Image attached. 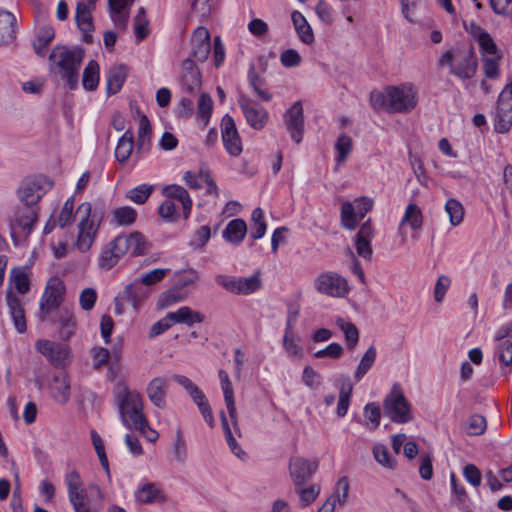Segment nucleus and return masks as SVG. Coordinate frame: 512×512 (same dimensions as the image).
I'll return each mask as SVG.
<instances>
[{
  "mask_svg": "<svg viewBox=\"0 0 512 512\" xmlns=\"http://www.w3.org/2000/svg\"><path fill=\"white\" fill-rule=\"evenodd\" d=\"M114 401L118 408L120 420L127 429L133 430L137 425L146 423L143 412V398L136 390H130L124 384H118L114 392Z\"/></svg>",
  "mask_w": 512,
  "mask_h": 512,
  "instance_id": "obj_4",
  "label": "nucleus"
},
{
  "mask_svg": "<svg viewBox=\"0 0 512 512\" xmlns=\"http://www.w3.org/2000/svg\"><path fill=\"white\" fill-rule=\"evenodd\" d=\"M502 54L483 57V72L487 78H497L499 76V62Z\"/></svg>",
  "mask_w": 512,
  "mask_h": 512,
  "instance_id": "obj_56",
  "label": "nucleus"
},
{
  "mask_svg": "<svg viewBox=\"0 0 512 512\" xmlns=\"http://www.w3.org/2000/svg\"><path fill=\"white\" fill-rule=\"evenodd\" d=\"M173 460L179 464H184L188 457L187 444L184 438L183 431L181 427H178L175 432V437L173 439Z\"/></svg>",
  "mask_w": 512,
  "mask_h": 512,
  "instance_id": "obj_41",
  "label": "nucleus"
},
{
  "mask_svg": "<svg viewBox=\"0 0 512 512\" xmlns=\"http://www.w3.org/2000/svg\"><path fill=\"white\" fill-rule=\"evenodd\" d=\"M77 214L81 215L78 224V235L75 243L80 252H87L93 245L99 225L104 217V206L102 204L92 205L89 202L80 204Z\"/></svg>",
  "mask_w": 512,
  "mask_h": 512,
  "instance_id": "obj_5",
  "label": "nucleus"
},
{
  "mask_svg": "<svg viewBox=\"0 0 512 512\" xmlns=\"http://www.w3.org/2000/svg\"><path fill=\"white\" fill-rule=\"evenodd\" d=\"M36 221L37 212L34 207L25 205L17 207L10 219L12 236L19 235L27 237L30 235Z\"/></svg>",
  "mask_w": 512,
  "mask_h": 512,
  "instance_id": "obj_10",
  "label": "nucleus"
},
{
  "mask_svg": "<svg viewBox=\"0 0 512 512\" xmlns=\"http://www.w3.org/2000/svg\"><path fill=\"white\" fill-rule=\"evenodd\" d=\"M159 494L154 484L148 483L139 488L135 494L136 499L141 503L154 502Z\"/></svg>",
  "mask_w": 512,
  "mask_h": 512,
  "instance_id": "obj_61",
  "label": "nucleus"
},
{
  "mask_svg": "<svg viewBox=\"0 0 512 512\" xmlns=\"http://www.w3.org/2000/svg\"><path fill=\"white\" fill-rule=\"evenodd\" d=\"M169 315L173 325L185 324L192 326L195 323H202L205 319V316L201 312L192 310L188 306H182L175 312H169Z\"/></svg>",
  "mask_w": 512,
  "mask_h": 512,
  "instance_id": "obj_33",
  "label": "nucleus"
},
{
  "mask_svg": "<svg viewBox=\"0 0 512 512\" xmlns=\"http://www.w3.org/2000/svg\"><path fill=\"white\" fill-rule=\"evenodd\" d=\"M149 21L146 17V11L143 7H140L137 15L134 18V32L137 41H142L149 34Z\"/></svg>",
  "mask_w": 512,
  "mask_h": 512,
  "instance_id": "obj_48",
  "label": "nucleus"
},
{
  "mask_svg": "<svg viewBox=\"0 0 512 512\" xmlns=\"http://www.w3.org/2000/svg\"><path fill=\"white\" fill-rule=\"evenodd\" d=\"M118 240L124 242V253L130 252L133 256L144 255L147 250V241L140 232H132L129 235H119Z\"/></svg>",
  "mask_w": 512,
  "mask_h": 512,
  "instance_id": "obj_30",
  "label": "nucleus"
},
{
  "mask_svg": "<svg viewBox=\"0 0 512 512\" xmlns=\"http://www.w3.org/2000/svg\"><path fill=\"white\" fill-rule=\"evenodd\" d=\"M486 419L479 414H474L468 418L467 433L469 435H481L486 430Z\"/></svg>",
  "mask_w": 512,
  "mask_h": 512,
  "instance_id": "obj_59",
  "label": "nucleus"
},
{
  "mask_svg": "<svg viewBox=\"0 0 512 512\" xmlns=\"http://www.w3.org/2000/svg\"><path fill=\"white\" fill-rule=\"evenodd\" d=\"M35 348L55 367L64 366L69 355L67 345L46 339L38 340L35 344Z\"/></svg>",
  "mask_w": 512,
  "mask_h": 512,
  "instance_id": "obj_15",
  "label": "nucleus"
},
{
  "mask_svg": "<svg viewBox=\"0 0 512 512\" xmlns=\"http://www.w3.org/2000/svg\"><path fill=\"white\" fill-rule=\"evenodd\" d=\"M134 146V138L131 131H126L118 140L115 157L120 163H124L130 157Z\"/></svg>",
  "mask_w": 512,
  "mask_h": 512,
  "instance_id": "obj_40",
  "label": "nucleus"
},
{
  "mask_svg": "<svg viewBox=\"0 0 512 512\" xmlns=\"http://www.w3.org/2000/svg\"><path fill=\"white\" fill-rule=\"evenodd\" d=\"M370 102L374 109H384L390 113H408L417 105V92L411 84L388 86L384 93H371Z\"/></svg>",
  "mask_w": 512,
  "mask_h": 512,
  "instance_id": "obj_2",
  "label": "nucleus"
},
{
  "mask_svg": "<svg viewBox=\"0 0 512 512\" xmlns=\"http://www.w3.org/2000/svg\"><path fill=\"white\" fill-rule=\"evenodd\" d=\"M247 233V225L244 220L236 218L231 220L223 231V238L232 243L240 244Z\"/></svg>",
  "mask_w": 512,
  "mask_h": 512,
  "instance_id": "obj_34",
  "label": "nucleus"
},
{
  "mask_svg": "<svg viewBox=\"0 0 512 512\" xmlns=\"http://www.w3.org/2000/svg\"><path fill=\"white\" fill-rule=\"evenodd\" d=\"M349 489L348 477H341L336 484L335 494L332 496L335 499V503L338 502L339 505H344L348 498Z\"/></svg>",
  "mask_w": 512,
  "mask_h": 512,
  "instance_id": "obj_64",
  "label": "nucleus"
},
{
  "mask_svg": "<svg viewBox=\"0 0 512 512\" xmlns=\"http://www.w3.org/2000/svg\"><path fill=\"white\" fill-rule=\"evenodd\" d=\"M376 354L377 353L374 346H370L366 350L354 373V378L356 381H360L371 369L376 360Z\"/></svg>",
  "mask_w": 512,
  "mask_h": 512,
  "instance_id": "obj_44",
  "label": "nucleus"
},
{
  "mask_svg": "<svg viewBox=\"0 0 512 512\" xmlns=\"http://www.w3.org/2000/svg\"><path fill=\"white\" fill-rule=\"evenodd\" d=\"M445 211L449 215V221L452 226H457L463 221L464 208L456 199L451 198L445 203Z\"/></svg>",
  "mask_w": 512,
  "mask_h": 512,
  "instance_id": "obj_46",
  "label": "nucleus"
},
{
  "mask_svg": "<svg viewBox=\"0 0 512 512\" xmlns=\"http://www.w3.org/2000/svg\"><path fill=\"white\" fill-rule=\"evenodd\" d=\"M423 216L420 208L415 203H410L405 210L400 226L408 224L413 230L422 227Z\"/></svg>",
  "mask_w": 512,
  "mask_h": 512,
  "instance_id": "obj_43",
  "label": "nucleus"
},
{
  "mask_svg": "<svg viewBox=\"0 0 512 512\" xmlns=\"http://www.w3.org/2000/svg\"><path fill=\"white\" fill-rule=\"evenodd\" d=\"M186 298V294L178 288L169 289L160 294L157 300V308L165 309L169 306L181 302Z\"/></svg>",
  "mask_w": 512,
  "mask_h": 512,
  "instance_id": "obj_45",
  "label": "nucleus"
},
{
  "mask_svg": "<svg viewBox=\"0 0 512 512\" xmlns=\"http://www.w3.org/2000/svg\"><path fill=\"white\" fill-rule=\"evenodd\" d=\"M282 342L283 348L286 351L289 358L294 360H300L303 357V349L295 340V335L292 329V322L290 318L287 320V325Z\"/></svg>",
  "mask_w": 512,
  "mask_h": 512,
  "instance_id": "obj_35",
  "label": "nucleus"
},
{
  "mask_svg": "<svg viewBox=\"0 0 512 512\" xmlns=\"http://www.w3.org/2000/svg\"><path fill=\"white\" fill-rule=\"evenodd\" d=\"M152 193V186L142 184L127 193V198L136 204H144Z\"/></svg>",
  "mask_w": 512,
  "mask_h": 512,
  "instance_id": "obj_58",
  "label": "nucleus"
},
{
  "mask_svg": "<svg viewBox=\"0 0 512 512\" xmlns=\"http://www.w3.org/2000/svg\"><path fill=\"white\" fill-rule=\"evenodd\" d=\"M221 388L224 394V400L226 404V408L228 410L229 416L231 420L233 421V424L235 427H237V416H236V407H235V401H234V391L232 387V383H225L221 384ZM236 431L238 432V428H236Z\"/></svg>",
  "mask_w": 512,
  "mask_h": 512,
  "instance_id": "obj_53",
  "label": "nucleus"
},
{
  "mask_svg": "<svg viewBox=\"0 0 512 512\" xmlns=\"http://www.w3.org/2000/svg\"><path fill=\"white\" fill-rule=\"evenodd\" d=\"M68 498L75 512H98L102 506L103 494L96 484H90L87 488L79 473L70 471L65 476Z\"/></svg>",
  "mask_w": 512,
  "mask_h": 512,
  "instance_id": "obj_3",
  "label": "nucleus"
},
{
  "mask_svg": "<svg viewBox=\"0 0 512 512\" xmlns=\"http://www.w3.org/2000/svg\"><path fill=\"white\" fill-rule=\"evenodd\" d=\"M248 80L250 86L253 88L259 98H261L263 101H270L272 99L271 93L264 89V79L256 74L253 68L249 71Z\"/></svg>",
  "mask_w": 512,
  "mask_h": 512,
  "instance_id": "obj_52",
  "label": "nucleus"
},
{
  "mask_svg": "<svg viewBox=\"0 0 512 512\" xmlns=\"http://www.w3.org/2000/svg\"><path fill=\"white\" fill-rule=\"evenodd\" d=\"M15 25V16L0 8V45H8L16 38Z\"/></svg>",
  "mask_w": 512,
  "mask_h": 512,
  "instance_id": "obj_31",
  "label": "nucleus"
},
{
  "mask_svg": "<svg viewBox=\"0 0 512 512\" xmlns=\"http://www.w3.org/2000/svg\"><path fill=\"white\" fill-rule=\"evenodd\" d=\"M99 83V65L95 60H91L83 71L82 85L88 91H93Z\"/></svg>",
  "mask_w": 512,
  "mask_h": 512,
  "instance_id": "obj_42",
  "label": "nucleus"
},
{
  "mask_svg": "<svg viewBox=\"0 0 512 512\" xmlns=\"http://www.w3.org/2000/svg\"><path fill=\"white\" fill-rule=\"evenodd\" d=\"M238 104L250 127L255 130L264 128L268 121V113L263 106L245 95L239 97Z\"/></svg>",
  "mask_w": 512,
  "mask_h": 512,
  "instance_id": "obj_13",
  "label": "nucleus"
},
{
  "mask_svg": "<svg viewBox=\"0 0 512 512\" xmlns=\"http://www.w3.org/2000/svg\"><path fill=\"white\" fill-rule=\"evenodd\" d=\"M191 12L200 18V21H206L212 12L210 0H194L191 5Z\"/></svg>",
  "mask_w": 512,
  "mask_h": 512,
  "instance_id": "obj_63",
  "label": "nucleus"
},
{
  "mask_svg": "<svg viewBox=\"0 0 512 512\" xmlns=\"http://www.w3.org/2000/svg\"><path fill=\"white\" fill-rule=\"evenodd\" d=\"M496 356L505 367L512 365V342L505 340L496 347Z\"/></svg>",
  "mask_w": 512,
  "mask_h": 512,
  "instance_id": "obj_60",
  "label": "nucleus"
},
{
  "mask_svg": "<svg viewBox=\"0 0 512 512\" xmlns=\"http://www.w3.org/2000/svg\"><path fill=\"white\" fill-rule=\"evenodd\" d=\"M54 30L51 27H44L39 32L36 40L33 43L34 50L39 56H43L47 46L54 38Z\"/></svg>",
  "mask_w": 512,
  "mask_h": 512,
  "instance_id": "obj_51",
  "label": "nucleus"
},
{
  "mask_svg": "<svg viewBox=\"0 0 512 512\" xmlns=\"http://www.w3.org/2000/svg\"><path fill=\"white\" fill-rule=\"evenodd\" d=\"M494 129L497 133L505 134L512 127V99L499 94L495 112H494Z\"/></svg>",
  "mask_w": 512,
  "mask_h": 512,
  "instance_id": "obj_16",
  "label": "nucleus"
},
{
  "mask_svg": "<svg viewBox=\"0 0 512 512\" xmlns=\"http://www.w3.org/2000/svg\"><path fill=\"white\" fill-rule=\"evenodd\" d=\"M94 7L95 5H91V3L83 2H79L76 7L75 20L78 28L83 33V41L86 43H92L93 41L91 32L94 29L92 19V10Z\"/></svg>",
  "mask_w": 512,
  "mask_h": 512,
  "instance_id": "obj_21",
  "label": "nucleus"
},
{
  "mask_svg": "<svg viewBox=\"0 0 512 512\" xmlns=\"http://www.w3.org/2000/svg\"><path fill=\"white\" fill-rule=\"evenodd\" d=\"M135 0H108L109 15L115 26L126 30L131 6Z\"/></svg>",
  "mask_w": 512,
  "mask_h": 512,
  "instance_id": "obj_23",
  "label": "nucleus"
},
{
  "mask_svg": "<svg viewBox=\"0 0 512 512\" xmlns=\"http://www.w3.org/2000/svg\"><path fill=\"white\" fill-rule=\"evenodd\" d=\"M50 393L53 400L61 405H65L70 399V381L68 375L61 371L54 375L50 384Z\"/></svg>",
  "mask_w": 512,
  "mask_h": 512,
  "instance_id": "obj_28",
  "label": "nucleus"
},
{
  "mask_svg": "<svg viewBox=\"0 0 512 512\" xmlns=\"http://www.w3.org/2000/svg\"><path fill=\"white\" fill-rule=\"evenodd\" d=\"M85 51L79 46H55L50 53V70L53 74L66 82L74 90L79 83V69L83 62Z\"/></svg>",
  "mask_w": 512,
  "mask_h": 512,
  "instance_id": "obj_1",
  "label": "nucleus"
},
{
  "mask_svg": "<svg viewBox=\"0 0 512 512\" xmlns=\"http://www.w3.org/2000/svg\"><path fill=\"white\" fill-rule=\"evenodd\" d=\"M284 121L292 140L299 144L304 132V112L300 101L295 102L285 112Z\"/></svg>",
  "mask_w": 512,
  "mask_h": 512,
  "instance_id": "obj_17",
  "label": "nucleus"
},
{
  "mask_svg": "<svg viewBox=\"0 0 512 512\" xmlns=\"http://www.w3.org/2000/svg\"><path fill=\"white\" fill-rule=\"evenodd\" d=\"M385 415L394 423H408L412 420L411 405L396 385L383 402Z\"/></svg>",
  "mask_w": 512,
  "mask_h": 512,
  "instance_id": "obj_7",
  "label": "nucleus"
},
{
  "mask_svg": "<svg viewBox=\"0 0 512 512\" xmlns=\"http://www.w3.org/2000/svg\"><path fill=\"white\" fill-rule=\"evenodd\" d=\"M52 186V181L43 175L26 179L18 189V197L23 205L33 207Z\"/></svg>",
  "mask_w": 512,
  "mask_h": 512,
  "instance_id": "obj_9",
  "label": "nucleus"
},
{
  "mask_svg": "<svg viewBox=\"0 0 512 512\" xmlns=\"http://www.w3.org/2000/svg\"><path fill=\"white\" fill-rule=\"evenodd\" d=\"M294 28L304 44H312L314 42V34L311 26L306 18L299 11H294L291 15Z\"/></svg>",
  "mask_w": 512,
  "mask_h": 512,
  "instance_id": "obj_37",
  "label": "nucleus"
},
{
  "mask_svg": "<svg viewBox=\"0 0 512 512\" xmlns=\"http://www.w3.org/2000/svg\"><path fill=\"white\" fill-rule=\"evenodd\" d=\"M164 193L167 196V199L172 201L178 200L181 203L184 218L187 219L191 211L192 200L186 189L179 185H170L165 187Z\"/></svg>",
  "mask_w": 512,
  "mask_h": 512,
  "instance_id": "obj_36",
  "label": "nucleus"
},
{
  "mask_svg": "<svg viewBox=\"0 0 512 512\" xmlns=\"http://www.w3.org/2000/svg\"><path fill=\"white\" fill-rule=\"evenodd\" d=\"M439 67L448 66L449 72L461 80L474 77L477 71V58L472 47H455L447 50L438 60Z\"/></svg>",
  "mask_w": 512,
  "mask_h": 512,
  "instance_id": "obj_6",
  "label": "nucleus"
},
{
  "mask_svg": "<svg viewBox=\"0 0 512 512\" xmlns=\"http://www.w3.org/2000/svg\"><path fill=\"white\" fill-rule=\"evenodd\" d=\"M335 324L343 332L347 348L349 350H354L359 341V331L355 324L346 321L342 317H337L335 319Z\"/></svg>",
  "mask_w": 512,
  "mask_h": 512,
  "instance_id": "obj_38",
  "label": "nucleus"
},
{
  "mask_svg": "<svg viewBox=\"0 0 512 512\" xmlns=\"http://www.w3.org/2000/svg\"><path fill=\"white\" fill-rule=\"evenodd\" d=\"M198 116L206 125L212 113L213 101L209 94L202 93L198 101Z\"/></svg>",
  "mask_w": 512,
  "mask_h": 512,
  "instance_id": "obj_57",
  "label": "nucleus"
},
{
  "mask_svg": "<svg viewBox=\"0 0 512 512\" xmlns=\"http://www.w3.org/2000/svg\"><path fill=\"white\" fill-rule=\"evenodd\" d=\"M374 236V229L370 219L362 224L355 238V247L357 254L367 260L372 257L371 239Z\"/></svg>",
  "mask_w": 512,
  "mask_h": 512,
  "instance_id": "obj_27",
  "label": "nucleus"
},
{
  "mask_svg": "<svg viewBox=\"0 0 512 512\" xmlns=\"http://www.w3.org/2000/svg\"><path fill=\"white\" fill-rule=\"evenodd\" d=\"M6 301L16 330L19 333H24L27 329V325L23 304L20 298L14 295L11 290H8L6 293Z\"/></svg>",
  "mask_w": 512,
  "mask_h": 512,
  "instance_id": "obj_29",
  "label": "nucleus"
},
{
  "mask_svg": "<svg viewBox=\"0 0 512 512\" xmlns=\"http://www.w3.org/2000/svg\"><path fill=\"white\" fill-rule=\"evenodd\" d=\"M64 296V288L57 279L50 281L42 295L40 301L41 320H44V316L49 314L51 311L57 309Z\"/></svg>",
  "mask_w": 512,
  "mask_h": 512,
  "instance_id": "obj_19",
  "label": "nucleus"
},
{
  "mask_svg": "<svg viewBox=\"0 0 512 512\" xmlns=\"http://www.w3.org/2000/svg\"><path fill=\"white\" fill-rule=\"evenodd\" d=\"M182 90L187 94L196 93L201 87V74L194 61L190 58L182 62L180 78Z\"/></svg>",
  "mask_w": 512,
  "mask_h": 512,
  "instance_id": "obj_20",
  "label": "nucleus"
},
{
  "mask_svg": "<svg viewBox=\"0 0 512 512\" xmlns=\"http://www.w3.org/2000/svg\"><path fill=\"white\" fill-rule=\"evenodd\" d=\"M211 238V229L208 225L201 226L193 234L189 245L192 249H202Z\"/></svg>",
  "mask_w": 512,
  "mask_h": 512,
  "instance_id": "obj_54",
  "label": "nucleus"
},
{
  "mask_svg": "<svg viewBox=\"0 0 512 512\" xmlns=\"http://www.w3.org/2000/svg\"><path fill=\"white\" fill-rule=\"evenodd\" d=\"M341 223L343 227L349 230L355 229L358 223V215L354 205L348 201L344 202L341 207Z\"/></svg>",
  "mask_w": 512,
  "mask_h": 512,
  "instance_id": "obj_49",
  "label": "nucleus"
},
{
  "mask_svg": "<svg viewBox=\"0 0 512 512\" xmlns=\"http://www.w3.org/2000/svg\"><path fill=\"white\" fill-rule=\"evenodd\" d=\"M220 128L226 152L232 157L239 156L242 153L243 145L234 119L226 114L221 120Z\"/></svg>",
  "mask_w": 512,
  "mask_h": 512,
  "instance_id": "obj_11",
  "label": "nucleus"
},
{
  "mask_svg": "<svg viewBox=\"0 0 512 512\" xmlns=\"http://www.w3.org/2000/svg\"><path fill=\"white\" fill-rule=\"evenodd\" d=\"M137 211L130 206H122L113 210L111 223L117 226H131L136 222Z\"/></svg>",
  "mask_w": 512,
  "mask_h": 512,
  "instance_id": "obj_39",
  "label": "nucleus"
},
{
  "mask_svg": "<svg viewBox=\"0 0 512 512\" xmlns=\"http://www.w3.org/2000/svg\"><path fill=\"white\" fill-rule=\"evenodd\" d=\"M316 289L332 297H343L348 292L346 280L336 273H323L315 280Z\"/></svg>",
  "mask_w": 512,
  "mask_h": 512,
  "instance_id": "obj_14",
  "label": "nucleus"
},
{
  "mask_svg": "<svg viewBox=\"0 0 512 512\" xmlns=\"http://www.w3.org/2000/svg\"><path fill=\"white\" fill-rule=\"evenodd\" d=\"M169 379L163 376L153 378L147 385L146 393L150 402L157 408L166 407Z\"/></svg>",
  "mask_w": 512,
  "mask_h": 512,
  "instance_id": "obj_25",
  "label": "nucleus"
},
{
  "mask_svg": "<svg viewBox=\"0 0 512 512\" xmlns=\"http://www.w3.org/2000/svg\"><path fill=\"white\" fill-rule=\"evenodd\" d=\"M191 55L200 62H204L210 53L211 42L209 31L205 27H198L191 40Z\"/></svg>",
  "mask_w": 512,
  "mask_h": 512,
  "instance_id": "obj_24",
  "label": "nucleus"
},
{
  "mask_svg": "<svg viewBox=\"0 0 512 512\" xmlns=\"http://www.w3.org/2000/svg\"><path fill=\"white\" fill-rule=\"evenodd\" d=\"M215 282L227 292L235 295H249L255 293L262 285L259 274H253L249 277L218 274L215 276Z\"/></svg>",
  "mask_w": 512,
  "mask_h": 512,
  "instance_id": "obj_8",
  "label": "nucleus"
},
{
  "mask_svg": "<svg viewBox=\"0 0 512 512\" xmlns=\"http://www.w3.org/2000/svg\"><path fill=\"white\" fill-rule=\"evenodd\" d=\"M373 457L377 463L387 469H394L396 461L391 457L387 447L383 444H375L372 449Z\"/></svg>",
  "mask_w": 512,
  "mask_h": 512,
  "instance_id": "obj_47",
  "label": "nucleus"
},
{
  "mask_svg": "<svg viewBox=\"0 0 512 512\" xmlns=\"http://www.w3.org/2000/svg\"><path fill=\"white\" fill-rule=\"evenodd\" d=\"M318 460H309L303 457H292L289 461V473L295 486L304 485L317 471Z\"/></svg>",
  "mask_w": 512,
  "mask_h": 512,
  "instance_id": "obj_12",
  "label": "nucleus"
},
{
  "mask_svg": "<svg viewBox=\"0 0 512 512\" xmlns=\"http://www.w3.org/2000/svg\"><path fill=\"white\" fill-rule=\"evenodd\" d=\"M60 322V335L63 339H69L74 333L76 322L71 312L62 310L59 317Z\"/></svg>",
  "mask_w": 512,
  "mask_h": 512,
  "instance_id": "obj_50",
  "label": "nucleus"
},
{
  "mask_svg": "<svg viewBox=\"0 0 512 512\" xmlns=\"http://www.w3.org/2000/svg\"><path fill=\"white\" fill-rule=\"evenodd\" d=\"M464 28L478 43L482 57L502 54L492 36L474 21L468 25L464 22Z\"/></svg>",
  "mask_w": 512,
  "mask_h": 512,
  "instance_id": "obj_18",
  "label": "nucleus"
},
{
  "mask_svg": "<svg viewBox=\"0 0 512 512\" xmlns=\"http://www.w3.org/2000/svg\"><path fill=\"white\" fill-rule=\"evenodd\" d=\"M124 242L115 237L101 252L99 266L101 269L109 270L114 267L125 255Z\"/></svg>",
  "mask_w": 512,
  "mask_h": 512,
  "instance_id": "obj_26",
  "label": "nucleus"
},
{
  "mask_svg": "<svg viewBox=\"0 0 512 512\" xmlns=\"http://www.w3.org/2000/svg\"><path fill=\"white\" fill-rule=\"evenodd\" d=\"M169 272V269L157 268L153 269L141 276L138 280L145 286H152L158 282H160Z\"/></svg>",
  "mask_w": 512,
  "mask_h": 512,
  "instance_id": "obj_62",
  "label": "nucleus"
},
{
  "mask_svg": "<svg viewBox=\"0 0 512 512\" xmlns=\"http://www.w3.org/2000/svg\"><path fill=\"white\" fill-rule=\"evenodd\" d=\"M151 290L145 287L138 279L127 284L124 290L120 293V299L126 300L134 311H138L140 305L149 296Z\"/></svg>",
  "mask_w": 512,
  "mask_h": 512,
  "instance_id": "obj_22",
  "label": "nucleus"
},
{
  "mask_svg": "<svg viewBox=\"0 0 512 512\" xmlns=\"http://www.w3.org/2000/svg\"><path fill=\"white\" fill-rule=\"evenodd\" d=\"M335 148L337 150L336 161L338 163L344 162L352 151L351 137L346 134L340 135L336 141Z\"/></svg>",
  "mask_w": 512,
  "mask_h": 512,
  "instance_id": "obj_55",
  "label": "nucleus"
},
{
  "mask_svg": "<svg viewBox=\"0 0 512 512\" xmlns=\"http://www.w3.org/2000/svg\"><path fill=\"white\" fill-rule=\"evenodd\" d=\"M127 77V68L125 65H115L110 68L106 79V89L108 95L118 93Z\"/></svg>",
  "mask_w": 512,
  "mask_h": 512,
  "instance_id": "obj_32",
  "label": "nucleus"
}]
</instances>
